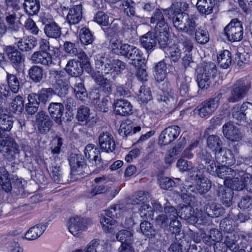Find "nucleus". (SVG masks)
Returning <instances> with one entry per match:
<instances>
[{"label":"nucleus","mask_w":252,"mask_h":252,"mask_svg":"<svg viewBox=\"0 0 252 252\" xmlns=\"http://www.w3.org/2000/svg\"><path fill=\"white\" fill-rule=\"evenodd\" d=\"M95 65L97 72L102 75L110 74L114 76L126 67V63L119 60L111 62L107 57L100 55L96 57Z\"/></svg>","instance_id":"1"},{"label":"nucleus","mask_w":252,"mask_h":252,"mask_svg":"<svg viewBox=\"0 0 252 252\" xmlns=\"http://www.w3.org/2000/svg\"><path fill=\"white\" fill-rule=\"evenodd\" d=\"M150 199L151 196L149 193L141 191L135 193L131 198L132 204L141 205L139 209V213L141 217L144 220L153 219V210L148 203Z\"/></svg>","instance_id":"2"},{"label":"nucleus","mask_w":252,"mask_h":252,"mask_svg":"<svg viewBox=\"0 0 252 252\" xmlns=\"http://www.w3.org/2000/svg\"><path fill=\"white\" fill-rule=\"evenodd\" d=\"M175 11H174V13ZM196 25L194 19L188 14L181 12L174 14V27L177 30L193 34Z\"/></svg>","instance_id":"3"},{"label":"nucleus","mask_w":252,"mask_h":252,"mask_svg":"<svg viewBox=\"0 0 252 252\" xmlns=\"http://www.w3.org/2000/svg\"><path fill=\"white\" fill-rule=\"evenodd\" d=\"M222 95L221 93H217L214 97L203 101L198 105L195 109L196 112L201 118L209 117L219 107Z\"/></svg>","instance_id":"4"},{"label":"nucleus","mask_w":252,"mask_h":252,"mask_svg":"<svg viewBox=\"0 0 252 252\" xmlns=\"http://www.w3.org/2000/svg\"><path fill=\"white\" fill-rule=\"evenodd\" d=\"M224 31L227 39L230 41H239L243 38L244 32L242 24L236 19L232 20L225 27Z\"/></svg>","instance_id":"5"},{"label":"nucleus","mask_w":252,"mask_h":252,"mask_svg":"<svg viewBox=\"0 0 252 252\" xmlns=\"http://www.w3.org/2000/svg\"><path fill=\"white\" fill-rule=\"evenodd\" d=\"M106 216L104 213V214H101L100 217V222L102 228L106 232H111L113 231L119 225L122 226H124L125 227H129L134 223L133 219H128L127 217H126V219L125 224H123L115 220L107 218Z\"/></svg>","instance_id":"6"},{"label":"nucleus","mask_w":252,"mask_h":252,"mask_svg":"<svg viewBox=\"0 0 252 252\" xmlns=\"http://www.w3.org/2000/svg\"><path fill=\"white\" fill-rule=\"evenodd\" d=\"M217 73L215 65L209 63L205 66L204 71L197 77L198 86L201 89H207L210 86L211 80Z\"/></svg>","instance_id":"7"},{"label":"nucleus","mask_w":252,"mask_h":252,"mask_svg":"<svg viewBox=\"0 0 252 252\" xmlns=\"http://www.w3.org/2000/svg\"><path fill=\"white\" fill-rule=\"evenodd\" d=\"M88 221L87 219L78 216L70 218L68 223L69 231L74 236H80L86 228Z\"/></svg>","instance_id":"8"},{"label":"nucleus","mask_w":252,"mask_h":252,"mask_svg":"<svg viewBox=\"0 0 252 252\" xmlns=\"http://www.w3.org/2000/svg\"><path fill=\"white\" fill-rule=\"evenodd\" d=\"M18 151V145L13 139L9 136L4 137L0 132V152L7 156L9 155L13 156Z\"/></svg>","instance_id":"9"},{"label":"nucleus","mask_w":252,"mask_h":252,"mask_svg":"<svg viewBox=\"0 0 252 252\" xmlns=\"http://www.w3.org/2000/svg\"><path fill=\"white\" fill-rule=\"evenodd\" d=\"M249 87L243 81H237L233 86L231 96L228 99L230 102H237L242 99L246 95Z\"/></svg>","instance_id":"10"},{"label":"nucleus","mask_w":252,"mask_h":252,"mask_svg":"<svg viewBox=\"0 0 252 252\" xmlns=\"http://www.w3.org/2000/svg\"><path fill=\"white\" fill-rule=\"evenodd\" d=\"M100 149L105 152H113L116 148V143L112 135L108 132H102L98 136Z\"/></svg>","instance_id":"11"},{"label":"nucleus","mask_w":252,"mask_h":252,"mask_svg":"<svg viewBox=\"0 0 252 252\" xmlns=\"http://www.w3.org/2000/svg\"><path fill=\"white\" fill-rule=\"evenodd\" d=\"M155 33L158 38L159 44L161 47L165 48L169 40V27L165 21L157 23L155 28Z\"/></svg>","instance_id":"12"},{"label":"nucleus","mask_w":252,"mask_h":252,"mask_svg":"<svg viewBox=\"0 0 252 252\" xmlns=\"http://www.w3.org/2000/svg\"><path fill=\"white\" fill-rule=\"evenodd\" d=\"M129 44L123 43L122 41L115 35L110 40V46L112 52L118 55H121L125 57L126 55Z\"/></svg>","instance_id":"13"},{"label":"nucleus","mask_w":252,"mask_h":252,"mask_svg":"<svg viewBox=\"0 0 252 252\" xmlns=\"http://www.w3.org/2000/svg\"><path fill=\"white\" fill-rule=\"evenodd\" d=\"M132 106L126 99H117L114 102V112L119 115L126 116L132 113Z\"/></svg>","instance_id":"14"},{"label":"nucleus","mask_w":252,"mask_h":252,"mask_svg":"<svg viewBox=\"0 0 252 252\" xmlns=\"http://www.w3.org/2000/svg\"><path fill=\"white\" fill-rule=\"evenodd\" d=\"M222 132L224 136L231 141H238L242 137L239 129L231 123L225 124L223 126Z\"/></svg>","instance_id":"15"},{"label":"nucleus","mask_w":252,"mask_h":252,"mask_svg":"<svg viewBox=\"0 0 252 252\" xmlns=\"http://www.w3.org/2000/svg\"><path fill=\"white\" fill-rule=\"evenodd\" d=\"M30 59L34 63L41 64L45 66H49L53 63L51 55L47 52H35L31 56Z\"/></svg>","instance_id":"16"},{"label":"nucleus","mask_w":252,"mask_h":252,"mask_svg":"<svg viewBox=\"0 0 252 252\" xmlns=\"http://www.w3.org/2000/svg\"><path fill=\"white\" fill-rule=\"evenodd\" d=\"M49 112L54 119L58 124L61 125L63 120V115L64 111V106L61 103H52L48 107Z\"/></svg>","instance_id":"17"},{"label":"nucleus","mask_w":252,"mask_h":252,"mask_svg":"<svg viewBox=\"0 0 252 252\" xmlns=\"http://www.w3.org/2000/svg\"><path fill=\"white\" fill-rule=\"evenodd\" d=\"M125 57L132 61L131 63L136 66V63H144L145 58L143 56L142 52L137 47L129 45Z\"/></svg>","instance_id":"18"},{"label":"nucleus","mask_w":252,"mask_h":252,"mask_svg":"<svg viewBox=\"0 0 252 252\" xmlns=\"http://www.w3.org/2000/svg\"><path fill=\"white\" fill-rule=\"evenodd\" d=\"M127 213L126 206L123 204H114L105 211V215L110 218L119 219Z\"/></svg>","instance_id":"19"},{"label":"nucleus","mask_w":252,"mask_h":252,"mask_svg":"<svg viewBox=\"0 0 252 252\" xmlns=\"http://www.w3.org/2000/svg\"><path fill=\"white\" fill-rule=\"evenodd\" d=\"M82 18V5L78 4L70 8L66 19L70 24H77Z\"/></svg>","instance_id":"20"},{"label":"nucleus","mask_w":252,"mask_h":252,"mask_svg":"<svg viewBox=\"0 0 252 252\" xmlns=\"http://www.w3.org/2000/svg\"><path fill=\"white\" fill-rule=\"evenodd\" d=\"M215 158L219 162H225L228 164H233L235 161L231 151L228 149L221 147L216 152Z\"/></svg>","instance_id":"21"},{"label":"nucleus","mask_w":252,"mask_h":252,"mask_svg":"<svg viewBox=\"0 0 252 252\" xmlns=\"http://www.w3.org/2000/svg\"><path fill=\"white\" fill-rule=\"evenodd\" d=\"M38 127L41 133H46L52 126V121L45 112H39L37 115Z\"/></svg>","instance_id":"22"},{"label":"nucleus","mask_w":252,"mask_h":252,"mask_svg":"<svg viewBox=\"0 0 252 252\" xmlns=\"http://www.w3.org/2000/svg\"><path fill=\"white\" fill-rule=\"evenodd\" d=\"M246 102L241 106L235 105L232 109V115L235 123L238 124H245L246 115Z\"/></svg>","instance_id":"23"},{"label":"nucleus","mask_w":252,"mask_h":252,"mask_svg":"<svg viewBox=\"0 0 252 252\" xmlns=\"http://www.w3.org/2000/svg\"><path fill=\"white\" fill-rule=\"evenodd\" d=\"M232 190L228 187L221 186L218 190V195L222 204L226 207H229L232 204Z\"/></svg>","instance_id":"24"},{"label":"nucleus","mask_w":252,"mask_h":252,"mask_svg":"<svg viewBox=\"0 0 252 252\" xmlns=\"http://www.w3.org/2000/svg\"><path fill=\"white\" fill-rule=\"evenodd\" d=\"M46 226L44 224H39L29 229L26 233L25 239L29 241L34 240L39 237L44 232Z\"/></svg>","instance_id":"25"},{"label":"nucleus","mask_w":252,"mask_h":252,"mask_svg":"<svg viewBox=\"0 0 252 252\" xmlns=\"http://www.w3.org/2000/svg\"><path fill=\"white\" fill-rule=\"evenodd\" d=\"M4 51L14 65L17 66L21 63L22 56L21 53L15 47L11 46H6L4 48Z\"/></svg>","instance_id":"26"},{"label":"nucleus","mask_w":252,"mask_h":252,"mask_svg":"<svg viewBox=\"0 0 252 252\" xmlns=\"http://www.w3.org/2000/svg\"><path fill=\"white\" fill-rule=\"evenodd\" d=\"M235 171L226 166H218L216 175L221 179H224L223 181L225 186L230 184V180L233 177Z\"/></svg>","instance_id":"27"},{"label":"nucleus","mask_w":252,"mask_h":252,"mask_svg":"<svg viewBox=\"0 0 252 252\" xmlns=\"http://www.w3.org/2000/svg\"><path fill=\"white\" fill-rule=\"evenodd\" d=\"M65 69L66 72L72 77H77L83 72L81 64L75 60L68 61Z\"/></svg>","instance_id":"28"},{"label":"nucleus","mask_w":252,"mask_h":252,"mask_svg":"<svg viewBox=\"0 0 252 252\" xmlns=\"http://www.w3.org/2000/svg\"><path fill=\"white\" fill-rule=\"evenodd\" d=\"M243 173L240 174L235 172L234 176L230 180V184L226 185L231 189L241 190L245 188V182L243 178Z\"/></svg>","instance_id":"29"},{"label":"nucleus","mask_w":252,"mask_h":252,"mask_svg":"<svg viewBox=\"0 0 252 252\" xmlns=\"http://www.w3.org/2000/svg\"><path fill=\"white\" fill-rule=\"evenodd\" d=\"M90 109L84 105H82L78 109L76 118L80 122L86 121L87 123L91 122L90 118L94 119L92 123H96V118H95L92 114L90 112Z\"/></svg>","instance_id":"30"},{"label":"nucleus","mask_w":252,"mask_h":252,"mask_svg":"<svg viewBox=\"0 0 252 252\" xmlns=\"http://www.w3.org/2000/svg\"><path fill=\"white\" fill-rule=\"evenodd\" d=\"M140 41L142 46L147 51L153 49L157 44L155 36L149 32L142 36L140 38Z\"/></svg>","instance_id":"31"},{"label":"nucleus","mask_w":252,"mask_h":252,"mask_svg":"<svg viewBox=\"0 0 252 252\" xmlns=\"http://www.w3.org/2000/svg\"><path fill=\"white\" fill-rule=\"evenodd\" d=\"M17 44L20 50L29 51L37 45V42L33 36H29L26 38L21 39L17 42Z\"/></svg>","instance_id":"32"},{"label":"nucleus","mask_w":252,"mask_h":252,"mask_svg":"<svg viewBox=\"0 0 252 252\" xmlns=\"http://www.w3.org/2000/svg\"><path fill=\"white\" fill-rule=\"evenodd\" d=\"M173 140V132L172 126L165 128L160 134L159 142L161 145H170V148L173 147L172 141Z\"/></svg>","instance_id":"33"},{"label":"nucleus","mask_w":252,"mask_h":252,"mask_svg":"<svg viewBox=\"0 0 252 252\" xmlns=\"http://www.w3.org/2000/svg\"><path fill=\"white\" fill-rule=\"evenodd\" d=\"M217 61L221 67L227 68L231 63L230 52L227 50L220 51L217 55Z\"/></svg>","instance_id":"34"},{"label":"nucleus","mask_w":252,"mask_h":252,"mask_svg":"<svg viewBox=\"0 0 252 252\" xmlns=\"http://www.w3.org/2000/svg\"><path fill=\"white\" fill-rule=\"evenodd\" d=\"M0 185L6 192L10 191L12 189L9 174L3 167H0Z\"/></svg>","instance_id":"35"},{"label":"nucleus","mask_w":252,"mask_h":252,"mask_svg":"<svg viewBox=\"0 0 252 252\" xmlns=\"http://www.w3.org/2000/svg\"><path fill=\"white\" fill-rule=\"evenodd\" d=\"M214 4V0H197L196 6L200 13L209 14L212 12Z\"/></svg>","instance_id":"36"},{"label":"nucleus","mask_w":252,"mask_h":252,"mask_svg":"<svg viewBox=\"0 0 252 252\" xmlns=\"http://www.w3.org/2000/svg\"><path fill=\"white\" fill-rule=\"evenodd\" d=\"M13 118L8 115L3 113L0 110V129L3 131H9L13 126Z\"/></svg>","instance_id":"37"},{"label":"nucleus","mask_w":252,"mask_h":252,"mask_svg":"<svg viewBox=\"0 0 252 252\" xmlns=\"http://www.w3.org/2000/svg\"><path fill=\"white\" fill-rule=\"evenodd\" d=\"M44 31L47 36L49 37L57 38L61 34L60 27L55 22L46 25Z\"/></svg>","instance_id":"38"},{"label":"nucleus","mask_w":252,"mask_h":252,"mask_svg":"<svg viewBox=\"0 0 252 252\" xmlns=\"http://www.w3.org/2000/svg\"><path fill=\"white\" fill-rule=\"evenodd\" d=\"M155 79L158 82H161L165 78L166 65L164 62H159L155 66L154 70Z\"/></svg>","instance_id":"39"},{"label":"nucleus","mask_w":252,"mask_h":252,"mask_svg":"<svg viewBox=\"0 0 252 252\" xmlns=\"http://www.w3.org/2000/svg\"><path fill=\"white\" fill-rule=\"evenodd\" d=\"M74 93L77 98L81 101L85 100L87 97V93L82 81L77 80L74 88Z\"/></svg>","instance_id":"40"},{"label":"nucleus","mask_w":252,"mask_h":252,"mask_svg":"<svg viewBox=\"0 0 252 252\" xmlns=\"http://www.w3.org/2000/svg\"><path fill=\"white\" fill-rule=\"evenodd\" d=\"M39 6L38 0H25L24 8L29 15H32L37 13Z\"/></svg>","instance_id":"41"},{"label":"nucleus","mask_w":252,"mask_h":252,"mask_svg":"<svg viewBox=\"0 0 252 252\" xmlns=\"http://www.w3.org/2000/svg\"><path fill=\"white\" fill-rule=\"evenodd\" d=\"M207 146L212 149L215 154L221 147L222 142L219 136L216 135H210L207 140Z\"/></svg>","instance_id":"42"},{"label":"nucleus","mask_w":252,"mask_h":252,"mask_svg":"<svg viewBox=\"0 0 252 252\" xmlns=\"http://www.w3.org/2000/svg\"><path fill=\"white\" fill-rule=\"evenodd\" d=\"M6 80L8 85L9 88H10L11 92L13 93H18L20 89L19 81L17 77L12 74L6 72Z\"/></svg>","instance_id":"43"},{"label":"nucleus","mask_w":252,"mask_h":252,"mask_svg":"<svg viewBox=\"0 0 252 252\" xmlns=\"http://www.w3.org/2000/svg\"><path fill=\"white\" fill-rule=\"evenodd\" d=\"M96 83L99 85L102 90L107 94L112 91V83L109 80L104 78L102 76L99 75L94 78Z\"/></svg>","instance_id":"44"},{"label":"nucleus","mask_w":252,"mask_h":252,"mask_svg":"<svg viewBox=\"0 0 252 252\" xmlns=\"http://www.w3.org/2000/svg\"><path fill=\"white\" fill-rule=\"evenodd\" d=\"M80 40L84 45L92 44L94 40L93 35L90 30L86 28H82L80 31Z\"/></svg>","instance_id":"45"},{"label":"nucleus","mask_w":252,"mask_h":252,"mask_svg":"<svg viewBox=\"0 0 252 252\" xmlns=\"http://www.w3.org/2000/svg\"><path fill=\"white\" fill-rule=\"evenodd\" d=\"M117 239L123 243H132L133 236L131 231L127 230H121L116 235Z\"/></svg>","instance_id":"46"},{"label":"nucleus","mask_w":252,"mask_h":252,"mask_svg":"<svg viewBox=\"0 0 252 252\" xmlns=\"http://www.w3.org/2000/svg\"><path fill=\"white\" fill-rule=\"evenodd\" d=\"M195 39L200 44H205L209 39L208 31L205 28H198L195 33Z\"/></svg>","instance_id":"47"},{"label":"nucleus","mask_w":252,"mask_h":252,"mask_svg":"<svg viewBox=\"0 0 252 252\" xmlns=\"http://www.w3.org/2000/svg\"><path fill=\"white\" fill-rule=\"evenodd\" d=\"M69 162L71 167V172L74 173L76 171H80L79 169L84 165V162L81 156L75 155L70 158Z\"/></svg>","instance_id":"48"},{"label":"nucleus","mask_w":252,"mask_h":252,"mask_svg":"<svg viewBox=\"0 0 252 252\" xmlns=\"http://www.w3.org/2000/svg\"><path fill=\"white\" fill-rule=\"evenodd\" d=\"M24 107V101L23 97L20 95L16 96L10 104L11 110L13 112H21Z\"/></svg>","instance_id":"49"},{"label":"nucleus","mask_w":252,"mask_h":252,"mask_svg":"<svg viewBox=\"0 0 252 252\" xmlns=\"http://www.w3.org/2000/svg\"><path fill=\"white\" fill-rule=\"evenodd\" d=\"M211 183L207 178L198 179L196 184V189L200 194L207 192L211 188Z\"/></svg>","instance_id":"50"},{"label":"nucleus","mask_w":252,"mask_h":252,"mask_svg":"<svg viewBox=\"0 0 252 252\" xmlns=\"http://www.w3.org/2000/svg\"><path fill=\"white\" fill-rule=\"evenodd\" d=\"M152 94L149 88L142 86L139 92L137 98L141 103H147L152 99Z\"/></svg>","instance_id":"51"},{"label":"nucleus","mask_w":252,"mask_h":252,"mask_svg":"<svg viewBox=\"0 0 252 252\" xmlns=\"http://www.w3.org/2000/svg\"><path fill=\"white\" fill-rule=\"evenodd\" d=\"M30 78L34 82H38L42 78L43 71L41 67L38 66H33L29 71Z\"/></svg>","instance_id":"52"},{"label":"nucleus","mask_w":252,"mask_h":252,"mask_svg":"<svg viewBox=\"0 0 252 252\" xmlns=\"http://www.w3.org/2000/svg\"><path fill=\"white\" fill-rule=\"evenodd\" d=\"M135 3L132 0H123L122 9L127 16H133L135 14Z\"/></svg>","instance_id":"53"},{"label":"nucleus","mask_w":252,"mask_h":252,"mask_svg":"<svg viewBox=\"0 0 252 252\" xmlns=\"http://www.w3.org/2000/svg\"><path fill=\"white\" fill-rule=\"evenodd\" d=\"M183 46L185 49V51L189 53L192 49L193 45L191 42L189 40H186L183 43H180L178 45H174V53H176L178 54L176 55V58H179L181 54V47Z\"/></svg>","instance_id":"54"},{"label":"nucleus","mask_w":252,"mask_h":252,"mask_svg":"<svg viewBox=\"0 0 252 252\" xmlns=\"http://www.w3.org/2000/svg\"><path fill=\"white\" fill-rule=\"evenodd\" d=\"M94 20L98 24L103 26H108L109 24L108 16L102 11H99L96 13Z\"/></svg>","instance_id":"55"},{"label":"nucleus","mask_w":252,"mask_h":252,"mask_svg":"<svg viewBox=\"0 0 252 252\" xmlns=\"http://www.w3.org/2000/svg\"><path fill=\"white\" fill-rule=\"evenodd\" d=\"M97 152H99V151L95 147V145L92 144L87 145L84 150L85 157L89 159L96 155Z\"/></svg>","instance_id":"56"},{"label":"nucleus","mask_w":252,"mask_h":252,"mask_svg":"<svg viewBox=\"0 0 252 252\" xmlns=\"http://www.w3.org/2000/svg\"><path fill=\"white\" fill-rule=\"evenodd\" d=\"M238 206L242 210L252 209V198L248 195L244 196L241 199Z\"/></svg>","instance_id":"57"},{"label":"nucleus","mask_w":252,"mask_h":252,"mask_svg":"<svg viewBox=\"0 0 252 252\" xmlns=\"http://www.w3.org/2000/svg\"><path fill=\"white\" fill-rule=\"evenodd\" d=\"M5 20L8 29L11 30H17L18 27L15 21L16 15L15 14L7 13L6 15Z\"/></svg>","instance_id":"58"},{"label":"nucleus","mask_w":252,"mask_h":252,"mask_svg":"<svg viewBox=\"0 0 252 252\" xmlns=\"http://www.w3.org/2000/svg\"><path fill=\"white\" fill-rule=\"evenodd\" d=\"M50 74L55 78L57 84L62 85L64 81L67 80L65 74L63 71L53 70Z\"/></svg>","instance_id":"59"},{"label":"nucleus","mask_w":252,"mask_h":252,"mask_svg":"<svg viewBox=\"0 0 252 252\" xmlns=\"http://www.w3.org/2000/svg\"><path fill=\"white\" fill-rule=\"evenodd\" d=\"M132 126L130 124H127L126 123H122L121 124L119 132L123 136L132 134Z\"/></svg>","instance_id":"60"},{"label":"nucleus","mask_w":252,"mask_h":252,"mask_svg":"<svg viewBox=\"0 0 252 252\" xmlns=\"http://www.w3.org/2000/svg\"><path fill=\"white\" fill-rule=\"evenodd\" d=\"M108 188L104 185H97L93 187L92 189L89 192L88 196L92 197L98 194H101L107 191Z\"/></svg>","instance_id":"61"},{"label":"nucleus","mask_w":252,"mask_h":252,"mask_svg":"<svg viewBox=\"0 0 252 252\" xmlns=\"http://www.w3.org/2000/svg\"><path fill=\"white\" fill-rule=\"evenodd\" d=\"M224 244L232 252H237L239 250V246L236 241L234 239H230L229 237H226Z\"/></svg>","instance_id":"62"},{"label":"nucleus","mask_w":252,"mask_h":252,"mask_svg":"<svg viewBox=\"0 0 252 252\" xmlns=\"http://www.w3.org/2000/svg\"><path fill=\"white\" fill-rule=\"evenodd\" d=\"M140 229L142 233L147 236L151 235L153 232L151 224L147 221H144L141 223Z\"/></svg>","instance_id":"63"},{"label":"nucleus","mask_w":252,"mask_h":252,"mask_svg":"<svg viewBox=\"0 0 252 252\" xmlns=\"http://www.w3.org/2000/svg\"><path fill=\"white\" fill-rule=\"evenodd\" d=\"M159 182L161 188L166 190H171L172 188V181L171 179L162 177L160 178Z\"/></svg>","instance_id":"64"}]
</instances>
